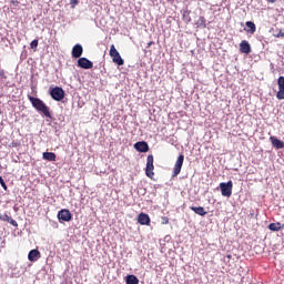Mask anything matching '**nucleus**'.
I'll list each match as a JSON object with an SVG mask.
<instances>
[{
  "mask_svg": "<svg viewBox=\"0 0 284 284\" xmlns=\"http://www.w3.org/2000/svg\"><path fill=\"white\" fill-rule=\"evenodd\" d=\"M58 219L59 221L70 223V221H72V213L70 212V210L62 209L61 211L58 212Z\"/></svg>",
  "mask_w": 284,
  "mask_h": 284,
  "instance_id": "0eeeda50",
  "label": "nucleus"
},
{
  "mask_svg": "<svg viewBox=\"0 0 284 284\" xmlns=\"http://www.w3.org/2000/svg\"><path fill=\"white\" fill-rule=\"evenodd\" d=\"M183 161H185V155L180 154L178 156V160H176L174 169H173V176H179V174H181V170L183 168Z\"/></svg>",
  "mask_w": 284,
  "mask_h": 284,
  "instance_id": "423d86ee",
  "label": "nucleus"
},
{
  "mask_svg": "<svg viewBox=\"0 0 284 284\" xmlns=\"http://www.w3.org/2000/svg\"><path fill=\"white\" fill-rule=\"evenodd\" d=\"M50 95L53 101H63L65 99V91L61 87H55L50 90Z\"/></svg>",
  "mask_w": 284,
  "mask_h": 284,
  "instance_id": "7ed1b4c3",
  "label": "nucleus"
},
{
  "mask_svg": "<svg viewBox=\"0 0 284 284\" xmlns=\"http://www.w3.org/2000/svg\"><path fill=\"white\" fill-rule=\"evenodd\" d=\"M227 258H232V255H227Z\"/></svg>",
  "mask_w": 284,
  "mask_h": 284,
  "instance_id": "7c9ffc66",
  "label": "nucleus"
},
{
  "mask_svg": "<svg viewBox=\"0 0 284 284\" xmlns=\"http://www.w3.org/2000/svg\"><path fill=\"white\" fill-rule=\"evenodd\" d=\"M245 26L247 29H244L248 34H254L256 32V24L252 21H246Z\"/></svg>",
  "mask_w": 284,
  "mask_h": 284,
  "instance_id": "f3484780",
  "label": "nucleus"
},
{
  "mask_svg": "<svg viewBox=\"0 0 284 284\" xmlns=\"http://www.w3.org/2000/svg\"><path fill=\"white\" fill-rule=\"evenodd\" d=\"M145 174L149 179L154 178V155L150 154L146 158Z\"/></svg>",
  "mask_w": 284,
  "mask_h": 284,
  "instance_id": "39448f33",
  "label": "nucleus"
},
{
  "mask_svg": "<svg viewBox=\"0 0 284 284\" xmlns=\"http://www.w3.org/2000/svg\"><path fill=\"white\" fill-rule=\"evenodd\" d=\"M134 148L138 152H149L150 151V145H148V142L145 141H140L134 144Z\"/></svg>",
  "mask_w": 284,
  "mask_h": 284,
  "instance_id": "f8f14e48",
  "label": "nucleus"
},
{
  "mask_svg": "<svg viewBox=\"0 0 284 284\" xmlns=\"http://www.w3.org/2000/svg\"><path fill=\"white\" fill-rule=\"evenodd\" d=\"M0 185L3 187V190H8V185L6 184V181H3V178L0 176Z\"/></svg>",
  "mask_w": 284,
  "mask_h": 284,
  "instance_id": "a878e982",
  "label": "nucleus"
},
{
  "mask_svg": "<svg viewBox=\"0 0 284 284\" xmlns=\"http://www.w3.org/2000/svg\"><path fill=\"white\" fill-rule=\"evenodd\" d=\"M41 257V252H39V250H31L28 254V260L31 263H36V261H39V258Z\"/></svg>",
  "mask_w": 284,
  "mask_h": 284,
  "instance_id": "ddd939ff",
  "label": "nucleus"
},
{
  "mask_svg": "<svg viewBox=\"0 0 284 284\" xmlns=\"http://www.w3.org/2000/svg\"><path fill=\"white\" fill-rule=\"evenodd\" d=\"M275 39H283L284 38V31L280 30L277 33L274 34Z\"/></svg>",
  "mask_w": 284,
  "mask_h": 284,
  "instance_id": "b1692460",
  "label": "nucleus"
},
{
  "mask_svg": "<svg viewBox=\"0 0 284 284\" xmlns=\"http://www.w3.org/2000/svg\"><path fill=\"white\" fill-rule=\"evenodd\" d=\"M71 3H73L74 6H77V3H79V0H71Z\"/></svg>",
  "mask_w": 284,
  "mask_h": 284,
  "instance_id": "bb28decb",
  "label": "nucleus"
},
{
  "mask_svg": "<svg viewBox=\"0 0 284 284\" xmlns=\"http://www.w3.org/2000/svg\"><path fill=\"white\" fill-rule=\"evenodd\" d=\"M277 85H278V91L276 93V99H278V101H283L284 100V77L281 75L277 79Z\"/></svg>",
  "mask_w": 284,
  "mask_h": 284,
  "instance_id": "1a4fd4ad",
  "label": "nucleus"
},
{
  "mask_svg": "<svg viewBox=\"0 0 284 284\" xmlns=\"http://www.w3.org/2000/svg\"><path fill=\"white\" fill-rule=\"evenodd\" d=\"M126 284H139V277L135 275H128L126 278Z\"/></svg>",
  "mask_w": 284,
  "mask_h": 284,
  "instance_id": "412c9836",
  "label": "nucleus"
},
{
  "mask_svg": "<svg viewBox=\"0 0 284 284\" xmlns=\"http://www.w3.org/2000/svg\"><path fill=\"white\" fill-rule=\"evenodd\" d=\"M200 21H202V23H205V18L201 17Z\"/></svg>",
  "mask_w": 284,
  "mask_h": 284,
  "instance_id": "c756f323",
  "label": "nucleus"
},
{
  "mask_svg": "<svg viewBox=\"0 0 284 284\" xmlns=\"http://www.w3.org/2000/svg\"><path fill=\"white\" fill-rule=\"evenodd\" d=\"M138 223H140V225H150V215L146 213H140L138 215Z\"/></svg>",
  "mask_w": 284,
  "mask_h": 284,
  "instance_id": "2eb2a0df",
  "label": "nucleus"
},
{
  "mask_svg": "<svg viewBox=\"0 0 284 284\" xmlns=\"http://www.w3.org/2000/svg\"><path fill=\"white\" fill-rule=\"evenodd\" d=\"M233 187H234V183L232 181H229L226 183L225 182L220 183L222 196H226L227 199H230V196H232Z\"/></svg>",
  "mask_w": 284,
  "mask_h": 284,
  "instance_id": "20e7f679",
  "label": "nucleus"
},
{
  "mask_svg": "<svg viewBox=\"0 0 284 284\" xmlns=\"http://www.w3.org/2000/svg\"><path fill=\"white\" fill-rule=\"evenodd\" d=\"M268 3H276L277 0H266Z\"/></svg>",
  "mask_w": 284,
  "mask_h": 284,
  "instance_id": "c85d7f7f",
  "label": "nucleus"
},
{
  "mask_svg": "<svg viewBox=\"0 0 284 284\" xmlns=\"http://www.w3.org/2000/svg\"><path fill=\"white\" fill-rule=\"evenodd\" d=\"M109 54L113 63H116V65H123L125 63V61H123V58H121V53H119L114 44H111Z\"/></svg>",
  "mask_w": 284,
  "mask_h": 284,
  "instance_id": "f03ea898",
  "label": "nucleus"
},
{
  "mask_svg": "<svg viewBox=\"0 0 284 284\" xmlns=\"http://www.w3.org/2000/svg\"><path fill=\"white\" fill-rule=\"evenodd\" d=\"M42 159H44V161H57V154L54 152H44Z\"/></svg>",
  "mask_w": 284,
  "mask_h": 284,
  "instance_id": "aec40b11",
  "label": "nucleus"
},
{
  "mask_svg": "<svg viewBox=\"0 0 284 284\" xmlns=\"http://www.w3.org/2000/svg\"><path fill=\"white\" fill-rule=\"evenodd\" d=\"M284 224H281V222L277 223H271L268 225V230H271V232H280V230H283Z\"/></svg>",
  "mask_w": 284,
  "mask_h": 284,
  "instance_id": "6ab92c4d",
  "label": "nucleus"
},
{
  "mask_svg": "<svg viewBox=\"0 0 284 284\" xmlns=\"http://www.w3.org/2000/svg\"><path fill=\"white\" fill-rule=\"evenodd\" d=\"M78 67L82 68V70H92V68H94V63H92L88 58H79Z\"/></svg>",
  "mask_w": 284,
  "mask_h": 284,
  "instance_id": "6e6552de",
  "label": "nucleus"
},
{
  "mask_svg": "<svg viewBox=\"0 0 284 284\" xmlns=\"http://www.w3.org/2000/svg\"><path fill=\"white\" fill-rule=\"evenodd\" d=\"M71 54L73 59H81V55L83 54V47L81 44H75L72 48Z\"/></svg>",
  "mask_w": 284,
  "mask_h": 284,
  "instance_id": "9b49d317",
  "label": "nucleus"
},
{
  "mask_svg": "<svg viewBox=\"0 0 284 284\" xmlns=\"http://www.w3.org/2000/svg\"><path fill=\"white\" fill-rule=\"evenodd\" d=\"M28 99L38 112H41V114H43L47 119H52V113H50V106H47L41 99L34 98L32 95H28Z\"/></svg>",
  "mask_w": 284,
  "mask_h": 284,
  "instance_id": "f257e3e1",
  "label": "nucleus"
},
{
  "mask_svg": "<svg viewBox=\"0 0 284 284\" xmlns=\"http://www.w3.org/2000/svg\"><path fill=\"white\" fill-rule=\"evenodd\" d=\"M151 45H154V41H150V42L148 43V48H150Z\"/></svg>",
  "mask_w": 284,
  "mask_h": 284,
  "instance_id": "cd10ccee",
  "label": "nucleus"
},
{
  "mask_svg": "<svg viewBox=\"0 0 284 284\" xmlns=\"http://www.w3.org/2000/svg\"><path fill=\"white\" fill-rule=\"evenodd\" d=\"M270 141H271L273 148H275L276 150H283V148H284V142L281 141V140H278V138H276V136H271V138H270Z\"/></svg>",
  "mask_w": 284,
  "mask_h": 284,
  "instance_id": "4468645a",
  "label": "nucleus"
},
{
  "mask_svg": "<svg viewBox=\"0 0 284 284\" xmlns=\"http://www.w3.org/2000/svg\"><path fill=\"white\" fill-rule=\"evenodd\" d=\"M20 4H21V2L19 0H11L10 1V7L11 8H19Z\"/></svg>",
  "mask_w": 284,
  "mask_h": 284,
  "instance_id": "5701e85b",
  "label": "nucleus"
},
{
  "mask_svg": "<svg viewBox=\"0 0 284 284\" xmlns=\"http://www.w3.org/2000/svg\"><path fill=\"white\" fill-rule=\"evenodd\" d=\"M190 210H192V212H194L199 216H205V214H207L203 206H191Z\"/></svg>",
  "mask_w": 284,
  "mask_h": 284,
  "instance_id": "a211bd4d",
  "label": "nucleus"
},
{
  "mask_svg": "<svg viewBox=\"0 0 284 284\" xmlns=\"http://www.w3.org/2000/svg\"><path fill=\"white\" fill-rule=\"evenodd\" d=\"M0 221L10 223V225H13V227H19V223H17V221L10 217L8 214H0Z\"/></svg>",
  "mask_w": 284,
  "mask_h": 284,
  "instance_id": "dca6fc26",
  "label": "nucleus"
},
{
  "mask_svg": "<svg viewBox=\"0 0 284 284\" xmlns=\"http://www.w3.org/2000/svg\"><path fill=\"white\" fill-rule=\"evenodd\" d=\"M30 48L31 50H34V52H37V48H39V40H33L31 43H30Z\"/></svg>",
  "mask_w": 284,
  "mask_h": 284,
  "instance_id": "4be33fe9",
  "label": "nucleus"
},
{
  "mask_svg": "<svg viewBox=\"0 0 284 284\" xmlns=\"http://www.w3.org/2000/svg\"><path fill=\"white\" fill-rule=\"evenodd\" d=\"M240 52H242V54H250V52H252V45H250L247 40H243L240 43Z\"/></svg>",
  "mask_w": 284,
  "mask_h": 284,
  "instance_id": "9d476101",
  "label": "nucleus"
},
{
  "mask_svg": "<svg viewBox=\"0 0 284 284\" xmlns=\"http://www.w3.org/2000/svg\"><path fill=\"white\" fill-rule=\"evenodd\" d=\"M161 220H162L161 222L162 225H168L170 223V219L168 216H162Z\"/></svg>",
  "mask_w": 284,
  "mask_h": 284,
  "instance_id": "393cba45",
  "label": "nucleus"
}]
</instances>
